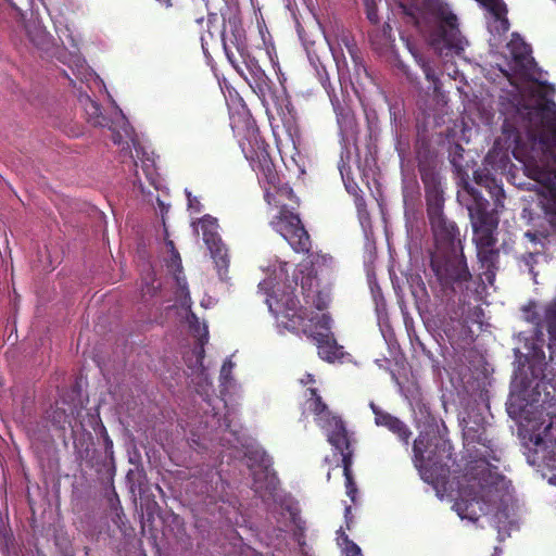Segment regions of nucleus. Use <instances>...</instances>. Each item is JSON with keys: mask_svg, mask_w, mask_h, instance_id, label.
<instances>
[{"mask_svg": "<svg viewBox=\"0 0 556 556\" xmlns=\"http://www.w3.org/2000/svg\"><path fill=\"white\" fill-rule=\"evenodd\" d=\"M159 507L157 503L153 500L151 501V503H149L147 505V511H148V516H150L152 514V509Z\"/></svg>", "mask_w": 556, "mask_h": 556, "instance_id": "obj_49", "label": "nucleus"}, {"mask_svg": "<svg viewBox=\"0 0 556 556\" xmlns=\"http://www.w3.org/2000/svg\"><path fill=\"white\" fill-rule=\"evenodd\" d=\"M508 48L517 65L526 67L528 63H534V59L531 56V47L518 34H513Z\"/></svg>", "mask_w": 556, "mask_h": 556, "instance_id": "obj_20", "label": "nucleus"}, {"mask_svg": "<svg viewBox=\"0 0 556 556\" xmlns=\"http://www.w3.org/2000/svg\"><path fill=\"white\" fill-rule=\"evenodd\" d=\"M215 16H216V14H210V15H208V22H211V21H212V17H215Z\"/></svg>", "mask_w": 556, "mask_h": 556, "instance_id": "obj_58", "label": "nucleus"}, {"mask_svg": "<svg viewBox=\"0 0 556 556\" xmlns=\"http://www.w3.org/2000/svg\"><path fill=\"white\" fill-rule=\"evenodd\" d=\"M414 58H415L417 64L422 70L426 79L428 81H431L433 84L434 91H438L439 85H440V79L437 76V73H435L434 68L431 66L430 62L420 54L414 53Z\"/></svg>", "mask_w": 556, "mask_h": 556, "instance_id": "obj_29", "label": "nucleus"}, {"mask_svg": "<svg viewBox=\"0 0 556 556\" xmlns=\"http://www.w3.org/2000/svg\"><path fill=\"white\" fill-rule=\"evenodd\" d=\"M224 28L222 31V42L225 54L233 68H241L238 54L249 49L247 45L245 29L238 10L227 9L222 11Z\"/></svg>", "mask_w": 556, "mask_h": 556, "instance_id": "obj_10", "label": "nucleus"}, {"mask_svg": "<svg viewBox=\"0 0 556 556\" xmlns=\"http://www.w3.org/2000/svg\"><path fill=\"white\" fill-rule=\"evenodd\" d=\"M166 247L168 248V251L170 254H174L177 249L175 248L174 241L166 240Z\"/></svg>", "mask_w": 556, "mask_h": 556, "instance_id": "obj_51", "label": "nucleus"}, {"mask_svg": "<svg viewBox=\"0 0 556 556\" xmlns=\"http://www.w3.org/2000/svg\"><path fill=\"white\" fill-rule=\"evenodd\" d=\"M334 448L338 450L342 456L343 475L348 476L352 473L353 450L351 448V442L348 443L346 448L343 446Z\"/></svg>", "mask_w": 556, "mask_h": 556, "instance_id": "obj_32", "label": "nucleus"}, {"mask_svg": "<svg viewBox=\"0 0 556 556\" xmlns=\"http://www.w3.org/2000/svg\"><path fill=\"white\" fill-rule=\"evenodd\" d=\"M320 83L324 87V89L326 90L330 101H332V96H338L337 92H336V89L334 87L331 85L330 80H329V76L327 73H325V76L323 74H320Z\"/></svg>", "mask_w": 556, "mask_h": 556, "instance_id": "obj_43", "label": "nucleus"}, {"mask_svg": "<svg viewBox=\"0 0 556 556\" xmlns=\"http://www.w3.org/2000/svg\"><path fill=\"white\" fill-rule=\"evenodd\" d=\"M535 109L547 127L553 123L556 124V103L553 100L545 99L538 103Z\"/></svg>", "mask_w": 556, "mask_h": 556, "instance_id": "obj_28", "label": "nucleus"}, {"mask_svg": "<svg viewBox=\"0 0 556 556\" xmlns=\"http://www.w3.org/2000/svg\"><path fill=\"white\" fill-rule=\"evenodd\" d=\"M493 187L488 185V188L490 189V194L494 198L495 204L500 205L502 204V199L505 198L504 190L501 186H497L494 180H492Z\"/></svg>", "mask_w": 556, "mask_h": 556, "instance_id": "obj_42", "label": "nucleus"}, {"mask_svg": "<svg viewBox=\"0 0 556 556\" xmlns=\"http://www.w3.org/2000/svg\"><path fill=\"white\" fill-rule=\"evenodd\" d=\"M452 445L437 432H420L413 443V463L422 480L440 483L450 473Z\"/></svg>", "mask_w": 556, "mask_h": 556, "instance_id": "obj_5", "label": "nucleus"}, {"mask_svg": "<svg viewBox=\"0 0 556 556\" xmlns=\"http://www.w3.org/2000/svg\"><path fill=\"white\" fill-rule=\"evenodd\" d=\"M369 406L375 416V424L378 427L387 428L390 432L396 435L405 446H408L412 437V431L408 426L396 416L381 409L374 402H370Z\"/></svg>", "mask_w": 556, "mask_h": 556, "instance_id": "obj_15", "label": "nucleus"}, {"mask_svg": "<svg viewBox=\"0 0 556 556\" xmlns=\"http://www.w3.org/2000/svg\"><path fill=\"white\" fill-rule=\"evenodd\" d=\"M464 148L459 143H455L451 153V164L457 169H462L460 160L463 159Z\"/></svg>", "mask_w": 556, "mask_h": 556, "instance_id": "obj_36", "label": "nucleus"}, {"mask_svg": "<svg viewBox=\"0 0 556 556\" xmlns=\"http://www.w3.org/2000/svg\"><path fill=\"white\" fill-rule=\"evenodd\" d=\"M412 294L416 301L425 300V302H427L429 300V293L427 291L426 285L419 275H417L415 278H412Z\"/></svg>", "mask_w": 556, "mask_h": 556, "instance_id": "obj_31", "label": "nucleus"}, {"mask_svg": "<svg viewBox=\"0 0 556 556\" xmlns=\"http://www.w3.org/2000/svg\"><path fill=\"white\" fill-rule=\"evenodd\" d=\"M137 184H138L139 188H141V189L143 190V188H142V182H141V181H140V179H138V178H137V180H135V181H134V185H135V186H136Z\"/></svg>", "mask_w": 556, "mask_h": 556, "instance_id": "obj_57", "label": "nucleus"}, {"mask_svg": "<svg viewBox=\"0 0 556 556\" xmlns=\"http://www.w3.org/2000/svg\"><path fill=\"white\" fill-rule=\"evenodd\" d=\"M273 229L281 235L296 253H309L311 237L299 214L282 205L278 214L270 220Z\"/></svg>", "mask_w": 556, "mask_h": 556, "instance_id": "obj_9", "label": "nucleus"}, {"mask_svg": "<svg viewBox=\"0 0 556 556\" xmlns=\"http://www.w3.org/2000/svg\"><path fill=\"white\" fill-rule=\"evenodd\" d=\"M25 31L29 41L38 49H47L51 43V36L43 24L37 18H30L25 23Z\"/></svg>", "mask_w": 556, "mask_h": 556, "instance_id": "obj_18", "label": "nucleus"}, {"mask_svg": "<svg viewBox=\"0 0 556 556\" xmlns=\"http://www.w3.org/2000/svg\"><path fill=\"white\" fill-rule=\"evenodd\" d=\"M84 105V111L87 116V122L92 126H104L105 116L102 114L101 106L98 102L93 101L89 96L80 99Z\"/></svg>", "mask_w": 556, "mask_h": 556, "instance_id": "obj_22", "label": "nucleus"}, {"mask_svg": "<svg viewBox=\"0 0 556 556\" xmlns=\"http://www.w3.org/2000/svg\"><path fill=\"white\" fill-rule=\"evenodd\" d=\"M406 24L419 33L435 29L432 45H443L446 49L460 54L467 41L462 36L457 17L448 12L439 0H395Z\"/></svg>", "mask_w": 556, "mask_h": 556, "instance_id": "obj_2", "label": "nucleus"}, {"mask_svg": "<svg viewBox=\"0 0 556 556\" xmlns=\"http://www.w3.org/2000/svg\"><path fill=\"white\" fill-rule=\"evenodd\" d=\"M485 8L497 21L503 24L505 30L508 29L509 22L506 17L507 7L503 0H476Z\"/></svg>", "mask_w": 556, "mask_h": 556, "instance_id": "obj_24", "label": "nucleus"}, {"mask_svg": "<svg viewBox=\"0 0 556 556\" xmlns=\"http://www.w3.org/2000/svg\"><path fill=\"white\" fill-rule=\"evenodd\" d=\"M344 478H345L346 494L351 498L352 502H355L356 493H357V486H356V483L354 481L353 475L350 473L348 476H344Z\"/></svg>", "mask_w": 556, "mask_h": 556, "instance_id": "obj_39", "label": "nucleus"}, {"mask_svg": "<svg viewBox=\"0 0 556 556\" xmlns=\"http://www.w3.org/2000/svg\"><path fill=\"white\" fill-rule=\"evenodd\" d=\"M341 163L342 164L339 166L340 173H341L342 178L345 179V173H344V170H345V163L343 162V160H341Z\"/></svg>", "mask_w": 556, "mask_h": 556, "instance_id": "obj_55", "label": "nucleus"}, {"mask_svg": "<svg viewBox=\"0 0 556 556\" xmlns=\"http://www.w3.org/2000/svg\"><path fill=\"white\" fill-rule=\"evenodd\" d=\"M81 413V406L77 403H70L65 399L56 401L54 406L48 412V419L52 426L62 430L63 432L67 427L73 428V420Z\"/></svg>", "mask_w": 556, "mask_h": 556, "instance_id": "obj_16", "label": "nucleus"}, {"mask_svg": "<svg viewBox=\"0 0 556 556\" xmlns=\"http://www.w3.org/2000/svg\"><path fill=\"white\" fill-rule=\"evenodd\" d=\"M101 434L104 443V452L106 457L114 463V450H113V441L111 440L105 427L101 424Z\"/></svg>", "mask_w": 556, "mask_h": 556, "instance_id": "obj_34", "label": "nucleus"}, {"mask_svg": "<svg viewBox=\"0 0 556 556\" xmlns=\"http://www.w3.org/2000/svg\"><path fill=\"white\" fill-rule=\"evenodd\" d=\"M544 327L547 333H554L556 329V299L549 302L544 309Z\"/></svg>", "mask_w": 556, "mask_h": 556, "instance_id": "obj_30", "label": "nucleus"}, {"mask_svg": "<svg viewBox=\"0 0 556 556\" xmlns=\"http://www.w3.org/2000/svg\"><path fill=\"white\" fill-rule=\"evenodd\" d=\"M240 148L258 180L276 186L279 180L277 170L269 155L268 144L257 129H248L244 138L240 140Z\"/></svg>", "mask_w": 556, "mask_h": 556, "instance_id": "obj_8", "label": "nucleus"}, {"mask_svg": "<svg viewBox=\"0 0 556 556\" xmlns=\"http://www.w3.org/2000/svg\"><path fill=\"white\" fill-rule=\"evenodd\" d=\"M366 16L372 24L379 23V15L377 5L372 1L366 0Z\"/></svg>", "mask_w": 556, "mask_h": 556, "instance_id": "obj_40", "label": "nucleus"}, {"mask_svg": "<svg viewBox=\"0 0 556 556\" xmlns=\"http://www.w3.org/2000/svg\"><path fill=\"white\" fill-rule=\"evenodd\" d=\"M463 197H464L463 194L458 193V199H459V201H462V198H463Z\"/></svg>", "mask_w": 556, "mask_h": 556, "instance_id": "obj_59", "label": "nucleus"}, {"mask_svg": "<svg viewBox=\"0 0 556 556\" xmlns=\"http://www.w3.org/2000/svg\"><path fill=\"white\" fill-rule=\"evenodd\" d=\"M328 303H329L328 294H326V293H324L321 291H317L316 294L313 295L312 304L318 311H324L325 308H327Z\"/></svg>", "mask_w": 556, "mask_h": 556, "instance_id": "obj_38", "label": "nucleus"}, {"mask_svg": "<svg viewBox=\"0 0 556 556\" xmlns=\"http://www.w3.org/2000/svg\"><path fill=\"white\" fill-rule=\"evenodd\" d=\"M157 289H159V287L147 285V287L142 289V292H143V294H149V295L153 296L156 294Z\"/></svg>", "mask_w": 556, "mask_h": 556, "instance_id": "obj_46", "label": "nucleus"}, {"mask_svg": "<svg viewBox=\"0 0 556 556\" xmlns=\"http://www.w3.org/2000/svg\"><path fill=\"white\" fill-rule=\"evenodd\" d=\"M320 428L326 430L328 442L333 447H345L350 443V437L345 422L342 418L333 413L325 417L320 422L317 424Z\"/></svg>", "mask_w": 556, "mask_h": 556, "instance_id": "obj_17", "label": "nucleus"}, {"mask_svg": "<svg viewBox=\"0 0 556 556\" xmlns=\"http://www.w3.org/2000/svg\"><path fill=\"white\" fill-rule=\"evenodd\" d=\"M425 199L427 216L434 239V248L430 254L463 251L459 228L443 212L444 193L426 197Z\"/></svg>", "mask_w": 556, "mask_h": 556, "instance_id": "obj_7", "label": "nucleus"}, {"mask_svg": "<svg viewBox=\"0 0 556 556\" xmlns=\"http://www.w3.org/2000/svg\"><path fill=\"white\" fill-rule=\"evenodd\" d=\"M112 495H113V497L110 498V501L112 503V506L114 505L113 501H115L119 505V498H118V495H117V493H116L114 488L112 489Z\"/></svg>", "mask_w": 556, "mask_h": 556, "instance_id": "obj_53", "label": "nucleus"}, {"mask_svg": "<svg viewBox=\"0 0 556 556\" xmlns=\"http://www.w3.org/2000/svg\"><path fill=\"white\" fill-rule=\"evenodd\" d=\"M331 105L336 114V121L339 128V135L342 146H348L353 141L356 142L359 132L358 123L350 101L343 97L332 96Z\"/></svg>", "mask_w": 556, "mask_h": 556, "instance_id": "obj_14", "label": "nucleus"}, {"mask_svg": "<svg viewBox=\"0 0 556 556\" xmlns=\"http://www.w3.org/2000/svg\"><path fill=\"white\" fill-rule=\"evenodd\" d=\"M262 50L250 51L245 50L243 53L237 55L241 68H235L249 84L253 91L261 99H265L273 93L274 83L265 73V70L260 64V55Z\"/></svg>", "mask_w": 556, "mask_h": 556, "instance_id": "obj_12", "label": "nucleus"}, {"mask_svg": "<svg viewBox=\"0 0 556 556\" xmlns=\"http://www.w3.org/2000/svg\"><path fill=\"white\" fill-rule=\"evenodd\" d=\"M141 167L149 182L152 186L156 187V172L153 162L147 159L146 161L142 162Z\"/></svg>", "mask_w": 556, "mask_h": 556, "instance_id": "obj_35", "label": "nucleus"}, {"mask_svg": "<svg viewBox=\"0 0 556 556\" xmlns=\"http://www.w3.org/2000/svg\"><path fill=\"white\" fill-rule=\"evenodd\" d=\"M281 305L276 302V307L273 306L270 299H266L269 311L278 316L279 314L286 319L282 321L285 327L294 333H311L308 326H312L319 315L314 314L308 308L300 306V301L292 293H288L281 299Z\"/></svg>", "mask_w": 556, "mask_h": 556, "instance_id": "obj_11", "label": "nucleus"}, {"mask_svg": "<svg viewBox=\"0 0 556 556\" xmlns=\"http://www.w3.org/2000/svg\"><path fill=\"white\" fill-rule=\"evenodd\" d=\"M526 237H527V238H529V240H530L531 242H533V243H541V244H542V247H544V243H542V242H541V238L546 239V237H545V236H543V235H541V233L539 235V233H536V232H530V231H528V232H526Z\"/></svg>", "mask_w": 556, "mask_h": 556, "instance_id": "obj_45", "label": "nucleus"}, {"mask_svg": "<svg viewBox=\"0 0 556 556\" xmlns=\"http://www.w3.org/2000/svg\"><path fill=\"white\" fill-rule=\"evenodd\" d=\"M430 269L434 280L429 286L441 305L447 307L456 296L459 301L466 296L472 275L463 251L430 254Z\"/></svg>", "mask_w": 556, "mask_h": 556, "instance_id": "obj_4", "label": "nucleus"}, {"mask_svg": "<svg viewBox=\"0 0 556 556\" xmlns=\"http://www.w3.org/2000/svg\"><path fill=\"white\" fill-rule=\"evenodd\" d=\"M167 267L174 274L177 286L181 290H186L187 281H186L185 276H182V264H181V258H180V254L178 251H175L174 254H170V257L167 261Z\"/></svg>", "mask_w": 556, "mask_h": 556, "instance_id": "obj_26", "label": "nucleus"}, {"mask_svg": "<svg viewBox=\"0 0 556 556\" xmlns=\"http://www.w3.org/2000/svg\"><path fill=\"white\" fill-rule=\"evenodd\" d=\"M8 2H10V0H7Z\"/></svg>", "mask_w": 556, "mask_h": 556, "instance_id": "obj_61", "label": "nucleus"}, {"mask_svg": "<svg viewBox=\"0 0 556 556\" xmlns=\"http://www.w3.org/2000/svg\"><path fill=\"white\" fill-rule=\"evenodd\" d=\"M525 319L534 326V334L539 339L543 336L544 323L540 313L535 311V304H529L523 308Z\"/></svg>", "mask_w": 556, "mask_h": 556, "instance_id": "obj_27", "label": "nucleus"}, {"mask_svg": "<svg viewBox=\"0 0 556 556\" xmlns=\"http://www.w3.org/2000/svg\"><path fill=\"white\" fill-rule=\"evenodd\" d=\"M187 198H188V206H189V208L191 211H193L194 213H200L202 211V204L197 199V197H192V194L190 192H188L187 193Z\"/></svg>", "mask_w": 556, "mask_h": 556, "instance_id": "obj_44", "label": "nucleus"}, {"mask_svg": "<svg viewBox=\"0 0 556 556\" xmlns=\"http://www.w3.org/2000/svg\"><path fill=\"white\" fill-rule=\"evenodd\" d=\"M548 129L551 130L552 132V136H553V140H554V143L556 146V124L553 123L552 125H548Z\"/></svg>", "mask_w": 556, "mask_h": 556, "instance_id": "obj_52", "label": "nucleus"}, {"mask_svg": "<svg viewBox=\"0 0 556 556\" xmlns=\"http://www.w3.org/2000/svg\"><path fill=\"white\" fill-rule=\"evenodd\" d=\"M199 223L206 245L222 239L218 235V223L215 217L204 215Z\"/></svg>", "mask_w": 556, "mask_h": 556, "instance_id": "obj_25", "label": "nucleus"}, {"mask_svg": "<svg viewBox=\"0 0 556 556\" xmlns=\"http://www.w3.org/2000/svg\"><path fill=\"white\" fill-rule=\"evenodd\" d=\"M144 477V472L139 469H130L126 475L127 480L131 483V489H134L135 486H138L140 489L142 484L141 479H143Z\"/></svg>", "mask_w": 556, "mask_h": 556, "instance_id": "obj_37", "label": "nucleus"}, {"mask_svg": "<svg viewBox=\"0 0 556 556\" xmlns=\"http://www.w3.org/2000/svg\"><path fill=\"white\" fill-rule=\"evenodd\" d=\"M112 140L115 144H122L123 143V137L119 132H113Z\"/></svg>", "mask_w": 556, "mask_h": 556, "instance_id": "obj_48", "label": "nucleus"}, {"mask_svg": "<svg viewBox=\"0 0 556 556\" xmlns=\"http://www.w3.org/2000/svg\"><path fill=\"white\" fill-rule=\"evenodd\" d=\"M464 435L468 446L478 444L479 447L473 446L471 459L465 467L464 477L468 489L460 492L453 508L462 519L477 521L491 506L505 501L508 481L492 465V462H500L501 458L494 442L486 437L484 427H466Z\"/></svg>", "mask_w": 556, "mask_h": 556, "instance_id": "obj_1", "label": "nucleus"}, {"mask_svg": "<svg viewBox=\"0 0 556 556\" xmlns=\"http://www.w3.org/2000/svg\"><path fill=\"white\" fill-rule=\"evenodd\" d=\"M211 252V256L214 260L218 276L222 280L228 279V267H229V254L228 249L224 244L223 240H217L214 243L206 245Z\"/></svg>", "mask_w": 556, "mask_h": 556, "instance_id": "obj_19", "label": "nucleus"}, {"mask_svg": "<svg viewBox=\"0 0 556 556\" xmlns=\"http://www.w3.org/2000/svg\"><path fill=\"white\" fill-rule=\"evenodd\" d=\"M350 514H351V507H350V506H348V507L345 508V519H346V526H348V528H350Z\"/></svg>", "mask_w": 556, "mask_h": 556, "instance_id": "obj_54", "label": "nucleus"}, {"mask_svg": "<svg viewBox=\"0 0 556 556\" xmlns=\"http://www.w3.org/2000/svg\"><path fill=\"white\" fill-rule=\"evenodd\" d=\"M341 538L343 542L346 544L348 556H361V548L358 547L357 544L351 541L345 533H342Z\"/></svg>", "mask_w": 556, "mask_h": 556, "instance_id": "obj_41", "label": "nucleus"}, {"mask_svg": "<svg viewBox=\"0 0 556 556\" xmlns=\"http://www.w3.org/2000/svg\"><path fill=\"white\" fill-rule=\"evenodd\" d=\"M414 161L425 187V198L444 193L439 150L427 129H418L414 141Z\"/></svg>", "mask_w": 556, "mask_h": 556, "instance_id": "obj_6", "label": "nucleus"}, {"mask_svg": "<svg viewBox=\"0 0 556 556\" xmlns=\"http://www.w3.org/2000/svg\"><path fill=\"white\" fill-rule=\"evenodd\" d=\"M306 408L315 415V421L318 424L325 417L329 416L332 412L329 410L327 404L323 401L316 388H308L306 390Z\"/></svg>", "mask_w": 556, "mask_h": 556, "instance_id": "obj_21", "label": "nucleus"}, {"mask_svg": "<svg viewBox=\"0 0 556 556\" xmlns=\"http://www.w3.org/2000/svg\"><path fill=\"white\" fill-rule=\"evenodd\" d=\"M232 366H233V364L231 361L225 362L222 367V375H226L227 372H229L231 370Z\"/></svg>", "mask_w": 556, "mask_h": 556, "instance_id": "obj_47", "label": "nucleus"}, {"mask_svg": "<svg viewBox=\"0 0 556 556\" xmlns=\"http://www.w3.org/2000/svg\"><path fill=\"white\" fill-rule=\"evenodd\" d=\"M311 263L313 267H330L333 263V257L329 254L312 253Z\"/></svg>", "mask_w": 556, "mask_h": 556, "instance_id": "obj_33", "label": "nucleus"}, {"mask_svg": "<svg viewBox=\"0 0 556 556\" xmlns=\"http://www.w3.org/2000/svg\"><path fill=\"white\" fill-rule=\"evenodd\" d=\"M162 7L169 9L174 5L173 0H156Z\"/></svg>", "mask_w": 556, "mask_h": 556, "instance_id": "obj_50", "label": "nucleus"}, {"mask_svg": "<svg viewBox=\"0 0 556 556\" xmlns=\"http://www.w3.org/2000/svg\"><path fill=\"white\" fill-rule=\"evenodd\" d=\"M464 192L467 195L465 205L475 233L477 256L482 267L485 268V274L494 277L500 258V250L495 248L497 239L494 236L498 219L489 211V201L476 187L465 182Z\"/></svg>", "mask_w": 556, "mask_h": 556, "instance_id": "obj_3", "label": "nucleus"}, {"mask_svg": "<svg viewBox=\"0 0 556 556\" xmlns=\"http://www.w3.org/2000/svg\"><path fill=\"white\" fill-rule=\"evenodd\" d=\"M538 254H540V251L529 252V253H528V257H529L530 260H533V258H534V256H535V255H538Z\"/></svg>", "mask_w": 556, "mask_h": 556, "instance_id": "obj_56", "label": "nucleus"}, {"mask_svg": "<svg viewBox=\"0 0 556 556\" xmlns=\"http://www.w3.org/2000/svg\"><path fill=\"white\" fill-rule=\"evenodd\" d=\"M91 445L92 435L90 433H88L87 439H79L74 442L76 458L80 462H85L89 467H94L93 454L96 451L91 448Z\"/></svg>", "mask_w": 556, "mask_h": 556, "instance_id": "obj_23", "label": "nucleus"}, {"mask_svg": "<svg viewBox=\"0 0 556 556\" xmlns=\"http://www.w3.org/2000/svg\"><path fill=\"white\" fill-rule=\"evenodd\" d=\"M407 77L410 81H414V78H412L409 75H407Z\"/></svg>", "mask_w": 556, "mask_h": 556, "instance_id": "obj_60", "label": "nucleus"}, {"mask_svg": "<svg viewBox=\"0 0 556 556\" xmlns=\"http://www.w3.org/2000/svg\"><path fill=\"white\" fill-rule=\"evenodd\" d=\"M308 328L311 333L303 334L314 341L321 359L331 363L342 356V348L331 332V318L328 314L319 315Z\"/></svg>", "mask_w": 556, "mask_h": 556, "instance_id": "obj_13", "label": "nucleus"}]
</instances>
